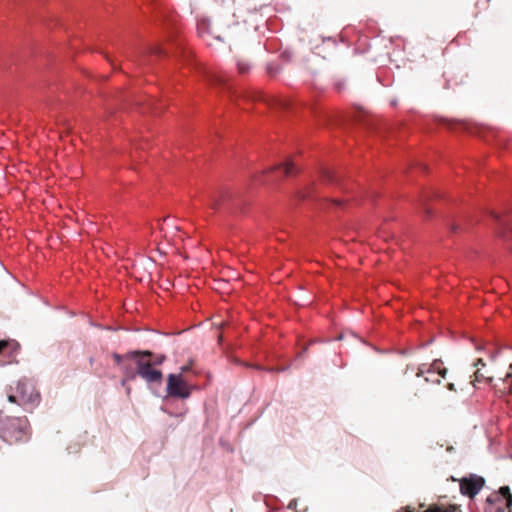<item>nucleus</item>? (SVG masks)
I'll return each instance as SVG.
<instances>
[{
	"mask_svg": "<svg viewBox=\"0 0 512 512\" xmlns=\"http://www.w3.org/2000/svg\"><path fill=\"white\" fill-rule=\"evenodd\" d=\"M39 399L40 395L34 385L25 379L11 386L8 392V401L23 407L25 411H31Z\"/></svg>",
	"mask_w": 512,
	"mask_h": 512,
	"instance_id": "nucleus-1",
	"label": "nucleus"
},
{
	"mask_svg": "<svg viewBox=\"0 0 512 512\" xmlns=\"http://www.w3.org/2000/svg\"><path fill=\"white\" fill-rule=\"evenodd\" d=\"M1 437L9 444L28 441L30 438V431L27 418L7 417L2 425Z\"/></svg>",
	"mask_w": 512,
	"mask_h": 512,
	"instance_id": "nucleus-2",
	"label": "nucleus"
},
{
	"mask_svg": "<svg viewBox=\"0 0 512 512\" xmlns=\"http://www.w3.org/2000/svg\"><path fill=\"white\" fill-rule=\"evenodd\" d=\"M152 356L138 355L134 358L136 369H134L135 377L139 376L147 383H161L163 374L160 370L154 368L153 362L150 360Z\"/></svg>",
	"mask_w": 512,
	"mask_h": 512,
	"instance_id": "nucleus-3",
	"label": "nucleus"
},
{
	"mask_svg": "<svg viewBox=\"0 0 512 512\" xmlns=\"http://www.w3.org/2000/svg\"><path fill=\"white\" fill-rule=\"evenodd\" d=\"M138 355H145V356H152V352L148 350L144 351H130L126 354H118V353H112V358L116 364V366L121 370V372L124 375V380H134L135 379V373L134 368L131 366L130 362L134 361V358Z\"/></svg>",
	"mask_w": 512,
	"mask_h": 512,
	"instance_id": "nucleus-4",
	"label": "nucleus"
},
{
	"mask_svg": "<svg viewBox=\"0 0 512 512\" xmlns=\"http://www.w3.org/2000/svg\"><path fill=\"white\" fill-rule=\"evenodd\" d=\"M166 390L170 397L186 399L190 396V387L182 374H169Z\"/></svg>",
	"mask_w": 512,
	"mask_h": 512,
	"instance_id": "nucleus-5",
	"label": "nucleus"
},
{
	"mask_svg": "<svg viewBox=\"0 0 512 512\" xmlns=\"http://www.w3.org/2000/svg\"><path fill=\"white\" fill-rule=\"evenodd\" d=\"M484 484L483 477L472 474L460 480V491L463 495L473 498L479 493Z\"/></svg>",
	"mask_w": 512,
	"mask_h": 512,
	"instance_id": "nucleus-6",
	"label": "nucleus"
},
{
	"mask_svg": "<svg viewBox=\"0 0 512 512\" xmlns=\"http://www.w3.org/2000/svg\"><path fill=\"white\" fill-rule=\"evenodd\" d=\"M448 370L444 367L441 360H434L431 364H421L417 367L412 368V373H415L416 377H423L425 374L437 375L440 378H445Z\"/></svg>",
	"mask_w": 512,
	"mask_h": 512,
	"instance_id": "nucleus-7",
	"label": "nucleus"
},
{
	"mask_svg": "<svg viewBox=\"0 0 512 512\" xmlns=\"http://www.w3.org/2000/svg\"><path fill=\"white\" fill-rule=\"evenodd\" d=\"M503 499L505 500V507L510 509L512 506V494L508 486H503L499 492L489 495L486 502L488 504H496L502 502Z\"/></svg>",
	"mask_w": 512,
	"mask_h": 512,
	"instance_id": "nucleus-8",
	"label": "nucleus"
},
{
	"mask_svg": "<svg viewBox=\"0 0 512 512\" xmlns=\"http://www.w3.org/2000/svg\"><path fill=\"white\" fill-rule=\"evenodd\" d=\"M424 504H419L417 508L406 506L398 510L397 512H454L455 506L444 507L439 504H432L427 509L423 510Z\"/></svg>",
	"mask_w": 512,
	"mask_h": 512,
	"instance_id": "nucleus-9",
	"label": "nucleus"
},
{
	"mask_svg": "<svg viewBox=\"0 0 512 512\" xmlns=\"http://www.w3.org/2000/svg\"><path fill=\"white\" fill-rule=\"evenodd\" d=\"M19 348L20 346L15 340H0V356L3 355L8 358L14 357Z\"/></svg>",
	"mask_w": 512,
	"mask_h": 512,
	"instance_id": "nucleus-10",
	"label": "nucleus"
},
{
	"mask_svg": "<svg viewBox=\"0 0 512 512\" xmlns=\"http://www.w3.org/2000/svg\"><path fill=\"white\" fill-rule=\"evenodd\" d=\"M471 378L472 379L470 381V384L474 388H477L478 383L485 382V383L491 384L493 381V376L482 372L480 368L476 369V371L473 373V376Z\"/></svg>",
	"mask_w": 512,
	"mask_h": 512,
	"instance_id": "nucleus-11",
	"label": "nucleus"
},
{
	"mask_svg": "<svg viewBox=\"0 0 512 512\" xmlns=\"http://www.w3.org/2000/svg\"><path fill=\"white\" fill-rule=\"evenodd\" d=\"M278 168H283V172L285 176H291L293 173L296 172V167L294 166L293 162L290 160H287L284 164L280 166H275L270 168V171L276 170Z\"/></svg>",
	"mask_w": 512,
	"mask_h": 512,
	"instance_id": "nucleus-12",
	"label": "nucleus"
},
{
	"mask_svg": "<svg viewBox=\"0 0 512 512\" xmlns=\"http://www.w3.org/2000/svg\"><path fill=\"white\" fill-rule=\"evenodd\" d=\"M333 87L337 93H342L347 89V80L344 78H336Z\"/></svg>",
	"mask_w": 512,
	"mask_h": 512,
	"instance_id": "nucleus-13",
	"label": "nucleus"
},
{
	"mask_svg": "<svg viewBox=\"0 0 512 512\" xmlns=\"http://www.w3.org/2000/svg\"><path fill=\"white\" fill-rule=\"evenodd\" d=\"M237 69L240 74H245L250 70V64L244 60H238Z\"/></svg>",
	"mask_w": 512,
	"mask_h": 512,
	"instance_id": "nucleus-14",
	"label": "nucleus"
},
{
	"mask_svg": "<svg viewBox=\"0 0 512 512\" xmlns=\"http://www.w3.org/2000/svg\"><path fill=\"white\" fill-rule=\"evenodd\" d=\"M323 178L329 182H336L337 181V175L335 171L326 169L323 171Z\"/></svg>",
	"mask_w": 512,
	"mask_h": 512,
	"instance_id": "nucleus-15",
	"label": "nucleus"
},
{
	"mask_svg": "<svg viewBox=\"0 0 512 512\" xmlns=\"http://www.w3.org/2000/svg\"><path fill=\"white\" fill-rule=\"evenodd\" d=\"M369 118H370V115L368 114V112L365 110H362V109L359 110L357 112V114L355 115L356 121H359V122H367Z\"/></svg>",
	"mask_w": 512,
	"mask_h": 512,
	"instance_id": "nucleus-16",
	"label": "nucleus"
},
{
	"mask_svg": "<svg viewBox=\"0 0 512 512\" xmlns=\"http://www.w3.org/2000/svg\"><path fill=\"white\" fill-rule=\"evenodd\" d=\"M211 81L213 83L223 84L226 81V79L222 75H213Z\"/></svg>",
	"mask_w": 512,
	"mask_h": 512,
	"instance_id": "nucleus-17",
	"label": "nucleus"
},
{
	"mask_svg": "<svg viewBox=\"0 0 512 512\" xmlns=\"http://www.w3.org/2000/svg\"><path fill=\"white\" fill-rule=\"evenodd\" d=\"M424 381L425 382H432V383H436V384H440L441 380H440V377L438 376L437 378L434 379V376H426L424 377Z\"/></svg>",
	"mask_w": 512,
	"mask_h": 512,
	"instance_id": "nucleus-18",
	"label": "nucleus"
},
{
	"mask_svg": "<svg viewBox=\"0 0 512 512\" xmlns=\"http://www.w3.org/2000/svg\"><path fill=\"white\" fill-rule=\"evenodd\" d=\"M413 367H414V366H412V367H411V366H409V365H407V366H406V369H405L404 375H405V376H407V379H410V376L415 375V373H412V368H413Z\"/></svg>",
	"mask_w": 512,
	"mask_h": 512,
	"instance_id": "nucleus-19",
	"label": "nucleus"
},
{
	"mask_svg": "<svg viewBox=\"0 0 512 512\" xmlns=\"http://www.w3.org/2000/svg\"><path fill=\"white\" fill-rule=\"evenodd\" d=\"M164 360H165V356L161 355V356L156 357L152 362L154 365H161Z\"/></svg>",
	"mask_w": 512,
	"mask_h": 512,
	"instance_id": "nucleus-20",
	"label": "nucleus"
},
{
	"mask_svg": "<svg viewBox=\"0 0 512 512\" xmlns=\"http://www.w3.org/2000/svg\"><path fill=\"white\" fill-rule=\"evenodd\" d=\"M473 365H474L475 367H478L479 365H480V366H482V367H485V366H486V364H485V362L483 361V359H482V358H478V359L474 362V364H473Z\"/></svg>",
	"mask_w": 512,
	"mask_h": 512,
	"instance_id": "nucleus-21",
	"label": "nucleus"
},
{
	"mask_svg": "<svg viewBox=\"0 0 512 512\" xmlns=\"http://www.w3.org/2000/svg\"><path fill=\"white\" fill-rule=\"evenodd\" d=\"M509 369L512 370V364L509 365ZM512 379V372H508L504 378V382H509Z\"/></svg>",
	"mask_w": 512,
	"mask_h": 512,
	"instance_id": "nucleus-22",
	"label": "nucleus"
},
{
	"mask_svg": "<svg viewBox=\"0 0 512 512\" xmlns=\"http://www.w3.org/2000/svg\"><path fill=\"white\" fill-rule=\"evenodd\" d=\"M296 507H297V500L296 499H292L290 501V503L288 504V508L289 509H296Z\"/></svg>",
	"mask_w": 512,
	"mask_h": 512,
	"instance_id": "nucleus-23",
	"label": "nucleus"
},
{
	"mask_svg": "<svg viewBox=\"0 0 512 512\" xmlns=\"http://www.w3.org/2000/svg\"><path fill=\"white\" fill-rule=\"evenodd\" d=\"M447 389L450 390V391H453L455 392L456 391V387H455V384L453 382H449L447 385H446Z\"/></svg>",
	"mask_w": 512,
	"mask_h": 512,
	"instance_id": "nucleus-24",
	"label": "nucleus"
},
{
	"mask_svg": "<svg viewBox=\"0 0 512 512\" xmlns=\"http://www.w3.org/2000/svg\"><path fill=\"white\" fill-rule=\"evenodd\" d=\"M489 2H490V0H478L477 3H476V6L482 4V5L487 7Z\"/></svg>",
	"mask_w": 512,
	"mask_h": 512,
	"instance_id": "nucleus-25",
	"label": "nucleus"
},
{
	"mask_svg": "<svg viewBox=\"0 0 512 512\" xmlns=\"http://www.w3.org/2000/svg\"><path fill=\"white\" fill-rule=\"evenodd\" d=\"M191 369V366L190 365H185L183 367H181V372L179 374H182L189 371Z\"/></svg>",
	"mask_w": 512,
	"mask_h": 512,
	"instance_id": "nucleus-26",
	"label": "nucleus"
},
{
	"mask_svg": "<svg viewBox=\"0 0 512 512\" xmlns=\"http://www.w3.org/2000/svg\"><path fill=\"white\" fill-rule=\"evenodd\" d=\"M502 394L511 393V386L504 387L502 390H500Z\"/></svg>",
	"mask_w": 512,
	"mask_h": 512,
	"instance_id": "nucleus-27",
	"label": "nucleus"
},
{
	"mask_svg": "<svg viewBox=\"0 0 512 512\" xmlns=\"http://www.w3.org/2000/svg\"><path fill=\"white\" fill-rule=\"evenodd\" d=\"M211 205L213 208H217V206L219 205V201L217 199H213Z\"/></svg>",
	"mask_w": 512,
	"mask_h": 512,
	"instance_id": "nucleus-28",
	"label": "nucleus"
},
{
	"mask_svg": "<svg viewBox=\"0 0 512 512\" xmlns=\"http://www.w3.org/2000/svg\"><path fill=\"white\" fill-rule=\"evenodd\" d=\"M491 215L497 220L499 221L500 220V217L498 214L494 213V212H491Z\"/></svg>",
	"mask_w": 512,
	"mask_h": 512,
	"instance_id": "nucleus-29",
	"label": "nucleus"
},
{
	"mask_svg": "<svg viewBox=\"0 0 512 512\" xmlns=\"http://www.w3.org/2000/svg\"><path fill=\"white\" fill-rule=\"evenodd\" d=\"M504 509H505V508H504V507H502V506H498V507H497V511H498V512H504Z\"/></svg>",
	"mask_w": 512,
	"mask_h": 512,
	"instance_id": "nucleus-30",
	"label": "nucleus"
},
{
	"mask_svg": "<svg viewBox=\"0 0 512 512\" xmlns=\"http://www.w3.org/2000/svg\"><path fill=\"white\" fill-rule=\"evenodd\" d=\"M152 53H160V50L158 48H155L154 50H152Z\"/></svg>",
	"mask_w": 512,
	"mask_h": 512,
	"instance_id": "nucleus-31",
	"label": "nucleus"
},
{
	"mask_svg": "<svg viewBox=\"0 0 512 512\" xmlns=\"http://www.w3.org/2000/svg\"><path fill=\"white\" fill-rule=\"evenodd\" d=\"M334 203H335L336 205H341V204H342V202H341V201H339V200H334Z\"/></svg>",
	"mask_w": 512,
	"mask_h": 512,
	"instance_id": "nucleus-32",
	"label": "nucleus"
},
{
	"mask_svg": "<svg viewBox=\"0 0 512 512\" xmlns=\"http://www.w3.org/2000/svg\"><path fill=\"white\" fill-rule=\"evenodd\" d=\"M425 211H426V213H427V214H429V213H430V210H429V209H426V208H425Z\"/></svg>",
	"mask_w": 512,
	"mask_h": 512,
	"instance_id": "nucleus-33",
	"label": "nucleus"
}]
</instances>
